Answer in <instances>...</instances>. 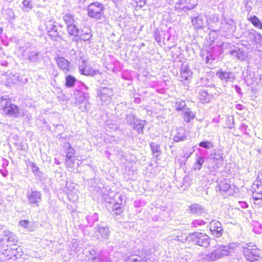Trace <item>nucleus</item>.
<instances>
[{"label":"nucleus","mask_w":262,"mask_h":262,"mask_svg":"<svg viewBox=\"0 0 262 262\" xmlns=\"http://www.w3.org/2000/svg\"><path fill=\"white\" fill-rule=\"evenodd\" d=\"M232 251L230 246L220 245L210 253L204 255V258L209 261H215L228 255Z\"/></svg>","instance_id":"nucleus-1"},{"label":"nucleus","mask_w":262,"mask_h":262,"mask_svg":"<svg viewBox=\"0 0 262 262\" xmlns=\"http://www.w3.org/2000/svg\"><path fill=\"white\" fill-rule=\"evenodd\" d=\"M243 252L245 258L251 262L257 260L260 257L259 250L255 245L251 243L247 244L243 247Z\"/></svg>","instance_id":"nucleus-2"},{"label":"nucleus","mask_w":262,"mask_h":262,"mask_svg":"<svg viewBox=\"0 0 262 262\" xmlns=\"http://www.w3.org/2000/svg\"><path fill=\"white\" fill-rule=\"evenodd\" d=\"M103 6L98 2L91 4L88 7L89 16L97 19L100 18L103 13Z\"/></svg>","instance_id":"nucleus-3"},{"label":"nucleus","mask_w":262,"mask_h":262,"mask_svg":"<svg viewBox=\"0 0 262 262\" xmlns=\"http://www.w3.org/2000/svg\"><path fill=\"white\" fill-rule=\"evenodd\" d=\"M191 236L193 241L200 246L207 247L210 244L209 237L206 234L196 232L192 234Z\"/></svg>","instance_id":"nucleus-4"},{"label":"nucleus","mask_w":262,"mask_h":262,"mask_svg":"<svg viewBox=\"0 0 262 262\" xmlns=\"http://www.w3.org/2000/svg\"><path fill=\"white\" fill-rule=\"evenodd\" d=\"M198 3L196 0H179L175 2V8L187 11L194 9Z\"/></svg>","instance_id":"nucleus-5"},{"label":"nucleus","mask_w":262,"mask_h":262,"mask_svg":"<svg viewBox=\"0 0 262 262\" xmlns=\"http://www.w3.org/2000/svg\"><path fill=\"white\" fill-rule=\"evenodd\" d=\"M17 242L15 236L13 233L9 231H5L4 237L1 240V243L3 246L6 244L7 248L12 247H17Z\"/></svg>","instance_id":"nucleus-6"},{"label":"nucleus","mask_w":262,"mask_h":262,"mask_svg":"<svg viewBox=\"0 0 262 262\" xmlns=\"http://www.w3.org/2000/svg\"><path fill=\"white\" fill-rule=\"evenodd\" d=\"M220 190L223 192H227L229 195H232L234 190L232 188L230 181L227 179H219L217 181Z\"/></svg>","instance_id":"nucleus-7"},{"label":"nucleus","mask_w":262,"mask_h":262,"mask_svg":"<svg viewBox=\"0 0 262 262\" xmlns=\"http://www.w3.org/2000/svg\"><path fill=\"white\" fill-rule=\"evenodd\" d=\"M209 228L212 234L215 237H220L223 233L222 224L217 221H212L210 223Z\"/></svg>","instance_id":"nucleus-8"},{"label":"nucleus","mask_w":262,"mask_h":262,"mask_svg":"<svg viewBox=\"0 0 262 262\" xmlns=\"http://www.w3.org/2000/svg\"><path fill=\"white\" fill-rule=\"evenodd\" d=\"M79 71L80 73L84 75L94 76L99 73L98 70H94L87 65L86 63L83 61L82 64L79 66Z\"/></svg>","instance_id":"nucleus-9"},{"label":"nucleus","mask_w":262,"mask_h":262,"mask_svg":"<svg viewBox=\"0 0 262 262\" xmlns=\"http://www.w3.org/2000/svg\"><path fill=\"white\" fill-rule=\"evenodd\" d=\"M21 248L17 247H12L7 248V249H5L4 247V254L7 255L8 258L17 259L18 257V256H19L21 255L20 254H18V253H21Z\"/></svg>","instance_id":"nucleus-10"},{"label":"nucleus","mask_w":262,"mask_h":262,"mask_svg":"<svg viewBox=\"0 0 262 262\" xmlns=\"http://www.w3.org/2000/svg\"><path fill=\"white\" fill-rule=\"evenodd\" d=\"M27 198L29 203L35 204L38 206L41 200V193L37 191H32L27 193Z\"/></svg>","instance_id":"nucleus-11"},{"label":"nucleus","mask_w":262,"mask_h":262,"mask_svg":"<svg viewBox=\"0 0 262 262\" xmlns=\"http://www.w3.org/2000/svg\"><path fill=\"white\" fill-rule=\"evenodd\" d=\"M56 61L58 68L62 70L63 73H67L69 70L70 63L64 58L59 57L56 59Z\"/></svg>","instance_id":"nucleus-12"},{"label":"nucleus","mask_w":262,"mask_h":262,"mask_svg":"<svg viewBox=\"0 0 262 262\" xmlns=\"http://www.w3.org/2000/svg\"><path fill=\"white\" fill-rule=\"evenodd\" d=\"M216 75L221 80L226 82L231 81L234 79V75L231 72L220 70L217 72Z\"/></svg>","instance_id":"nucleus-13"},{"label":"nucleus","mask_w":262,"mask_h":262,"mask_svg":"<svg viewBox=\"0 0 262 262\" xmlns=\"http://www.w3.org/2000/svg\"><path fill=\"white\" fill-rule=\"evenodd\" d=\"M113 92L111 89L107 88H103L100 90V97L102 101L106 102L110 100Z\"/></svg>","instance_id":"nucleus-14"},{"label":"nucleus","mask_w":262,"mask_h":262,"mask_svg":"<svg viewBox=\"0 0 262 262\" xmlns=\"http://www.w3.org/2000/svg\"><path fill=\"white\" fill-rule=\"evenodd\" d=\"M191 23L195 30L201 29L203 28L204 26L203 17L201 15L192 17L191 18Z\"/></svg>","instance_id":"nucleus-15"},{"label":"nucleus","mask_w":262,"mask_h":262,"mask_svg":"<svg viewBox=\"0 0 262 262\" xmlns=\"http://www.w3.org/2000/svg\"><path fill=\"white\" fill-rule=\"evenodd\" d=\"M186 139V132L184 128L180 127L177 129L176 135L173 136L175 142H180Z\"/></svg>","instance_id":"nucleus-16"},{"label":"nucleus","mask_w":262,"mask_h":262,"mask_svg":"<svg viewBox=\"0 0 262 262\" xmlns=\"http://www.w3.org/2000/svg\"><path fill=\"white\" fill-rule=\"evenodd\" d=\"M4 112L7 115L17 116L18 115V108L17 106L11 103L7 107H5Z\"/></svg>","instance_id":"nucleus-17"},{"label":"nucleus","mask_w":262,"mask_h":262,"mask_svg":"<svg viewBox=\"0 0 262 262\" xmlns=\"http://www.w3.org/2000/svg\"><path fill=\"white\" fill-rule=\"evenodd\" d=\"M20 82L19 76L15 74H10L6 78V84L9 86L12 85L18 84Z\"/></svg>","instance_id":"nucleus-18"},{"label":"nucleus","mask_w":262,"mask_h":262,"mask_svg":"<svg viewBox=\"0 0 262 262\" xmlns=\"http://www.w3.org/2000/svg\"><path fill=\"white\" fill-rule=\"evenodd\" d=\"M223 154L220 152H215L212 158L213 162L215 164L214 168L220 167L223 164Z\"/></svg>","instance_id":"nucleus-19"},{"label":"nucleus","mask_w":262,"mask_h":262,"mask_svg":"<svg viewBox=\"0 0 262 262\" xmlns=\"http://www.w3.org/2000/svg\"><path fill=\"white\" fill-rule=\"evenodd\" d=\"M98 232L101 235L103 239H107L110 235V231L107 227L103 226H98Z\"/></svg>","instance_id":"nucleus-20"},{"label":"nucleus","mask_w":262,"mask_h":262,"mask_svg":"<svg viewBox=\"0 0 262 262\" xmlns=\"http://www.w3.org/2000/svg\"><path fill=\"white\" fill-rule=\"evenodd\" d=\"M192 74L191 71L187 67H183L181 72L182 80H187Z\"/></svg>","instance_id":"nucleus-21"},{"label":"nucleus","mask_w":262,"mask_h":262,"mask_svg":"<svg viewBox=\"0 0 262 262\" xmlns=\"http://www.w3.org/2000/svg\"><path fill=\"white\" fill-rule=\"evenodd\" d=\"M195 117L193 113L189 108H186L184 111L183 118L185 121L189 122L193 119Z\"/></svg>","instance_id":"nucleus-22"},{"label":"nucleus","mask_w":262,"mask_h":262,"mask_svg":"<svg viewBox=\"0 0 262 262\" xmlns=\"http://www.w3.org/2000/svg\"><path fill=\"white\" fill-rule=\"evenodd\" d=\"M19 225L25 228L28 231H32L35 229L33 224H31L29 221L23 220L19 221Z\"/></svg>","instance_id":"nucleus-23"},{"label":"nucleus","mask_w":262,"mask_h":262,"mask_svg":"<svg viewBox=\"0 0 262 262\" xmlns=\"http://www.w3.org/2000/svg\"><path fill=\"white\" fill-rule=\"evenodd\" d=\"M67 32L70 35L76 36L78 34L79 30L74 23L67 26Z\"/></svg>","instance_id":"nucleus-24"},{"label":"nucleus","mask_w":262,"mask_h":262,"mask_svg":"<svg viewBox=\"0 0 262 262\" xmlns=\"http://www.w3.org/2000/svg\"><path fill=\"white\" fill-rule=\"evenodd\" d=\"M145 123L146 122L145 121H142L137 119V121L136 122V124H134L133 127L138 133H142Z\"/></svg>","instance_id":"nucleus-25"},{"label":"nucleus","mask_w":262,"mask_h":262,"mask_svg":"<svg viewBox=\"0 0 262 262\" xmlns=\"http://www.w3.org/2000/svg\"><path fill=\"white\" fill-rule=\"evenodd\" d=\"M85 252V254H86L89 259L90 260V261H92V260H94L95 258H99L97 256L98 254L95 249H91V250H89L88 251L87 250H86Z\"/></svg>","instance_id":"nucleus-26"},{"label":"nucleus","mask_w":262,"mask_h":262,"mask_svg":"<svg viewBox=\"0 0 262 262\" xmlns=\"http://www.w3.org/2000/svg\"><path fill=\"white\" fill-rule=\"evenodd\" d=\"M127 262H151V260L147 257L136 255L132 257Z\"/></svg>","instance_id":"nucleus-27"},{"label":"nucleus","mask_w":262,"mask_h":262,"mask_svg":"<svg viewBox=\"0 0 262 262\" xmlns=\"http://www.w3.org/2000/svg\"><path fill=\"white\" fill-rule=\"evenodd\" d=\"M79 191L78 190H74L72 192L68 193V199L73 202H76L78 200L79 198Z\"/></svg>","instance_id":"nucleus-28"},{"label":"nucleus","mask_w":262,"mask_h":262,"mask_svg":"<svg viewBox=\"0 0 262 262\" xmlns=\"http://www.w3.org/2000/svg\"><path fill=\"white\" fill-rule=\"evenodd\" d=\"M63 18L64 22L67 25V26L75 23V20L74 19L73 16L71 14H66L63 16Z\"/></svg>","instance_id":"nucleus-29"},{"label":"nucleus","mask_w":262,"mask_h":262,"mask_svg":"<svg viewBox=\"0 0 262 262\" xmlns=\"http://www.w3.org/2000/svg\"><path fill=\"white\" fill-rule=\"evenodd\" d=\"M249 20H250L251 23L256 28H259L260 29H262V23L259 20V19L255 16H253L250 18Z\"/></svg>","instance_id":"nucleus-30"},{"label":"nucleus","mask_w":262,"mask_h":262,"mask_svg":"<svg viewBox=\"0 0 262 262\" xmlns=\"http://www.w3.org/2000/svg\"><path fill=\"white\" fill-rule=\"evenodd\" d=\"M199 97L201 100L204 101V102H209L210 100V96L208 93L204 90L200 92Z\"/></svg>","instance_id":"nucleus-31"},{"label":"nucleus","mask_w":262,"mask_h":262,"mask_svg":"<svg viewBox=\"0 0 262 262\" xmlns=\"http://www.w3.org/2000/svg\"><path fill=\"white\" fill-rule=\"evenodd\" d=\"M23 8L24 11H29L33 8V4L31 0H24L23 2Z\"/></svg>","instance_id":"nucleus-32"},{"label":"nucleus","mask_w":262,"mask_h":262,"mask_svg":"<svg viewBox=\"0 0 262 262\" xmlns=\"http://www.w3.org/2000/svg\"><path fill=\"white\" fill-rule=\"evenodd\" d=\"M76 79L71 75H68L66 78V85L67 87H72L74 85Z\"/></svg>","instance_id":"nucleus-33"},{"label":"nucleus","mask_w":262,"mask_h":262,"mask_svg":"<svg viewBox=\"0 0 262 262\" xmlns=\"http://www.w3.org/2000/svg\"><path fill=\"white\" fill-rule=\"evenodd\" d=\"M204 162V160L202 157H198L196 159V162L193 165V169L194 170H200Z\"/></svg>","instance_id":"nucleus-34"},{"label":"nucleus","mask_w":262,"mask_h":262,"mask_svg":"<svg viewBox=\"0 0 262 262\" xmlns=\"http://www.w3.org/2000/svg\"><path fill=\"white\" fill-rule=\"evenodd\" d=\"M10 103L11 102L8 100V98L3 97L0 101V107L4 111L5 107H7Z\"/></svg>","instance_id":"nucleus-35"},{"label":"nucleus","mask_w":262,"mask_h":262,"mask_svg":"<svg viewBox=\"0 0 262 262\" xmlns=\"http://www.w3.org/2000/svg\"><path fill=\"white\" fill-rule=\"evenodd\" d=\"M38 53L35 51H32L29 52L28 58L30 61L34 62L37 59Z\"/></svg>","instance_id":"nucleus-36"},{"label":"nucleus","mask_w":262,"mask_h":262,"mask_svg":"<svg viewBox=\"0 0 262 262\" xmlns=\"http://www.w3.org/2000/svg\"><path fill=\"white\" fill-rule=\"evenodd\" d=\"M190 210L193 213H199L202 210V207L199 204H193L190 206Z\"/></svg>","instance_id":"nucleus-37"},{"label":"nucleus","mask_w":262,"mask_h":262,"mask_svg":"<svg viewBox=\"0 0 262 262\" xmlns=\"http://www.w3.org/2000/svg\"><path fill=\"white\" fill-rule=\"evenodd\" d=\"M68 146H69L68 149L66 151V157H74V155L75 153V150L74 149L71 148V145L69 143H67Z\"/></svg>","instance_id":"nucleus-38"},{"label":"nucleus","mask_w":262,"mask_h":262,"mask_svg":"<svg viewBox=\"0 0 262 262\" xmlns=\"http://www.w3.org/2000/svg\"><path fill=\"white\" fill-rule=\"evenodd\" d=\"M126 121L128 124L132 125L133 126L134 124H136V122L137 121V119L134 115H128L126 117Z\"/></svg>","instance_id":"nucleus-39"},{"label":"nucleus","mask_w":262,"mask_h":262,"mask_svg":"<svg viewBox=\"0 0 262 262\" xmlns=\"http://www.w3.org/2000/svg\"><path fill=\"white\" fill-rule=\"evenodd\" d=\"M76 185H75L74 183H67L66 185L67 190L68 191V193L69 192L73 191L74 190H78L76 187Z\"/></svg>","instance_id":"nucleus-40"},{"label":"nucleus","mask_w":262,"mask_h":262,"mask_svg":"<svg viewBox=\"0 0 262 262\" xmlns=\"http://www.w3.org/2000/svg\"><path fill=\"white\" fill-rule=\"evenodd\" d=\"M199 146L206 149H209L213 146L212 144L210 141L201 142L199 143Z\"/></svg>","instance_id":"nucleus-41"},{"label":"nucleus","mask_w":262,"mask_h":262,"mask_svg":"<svg viewBox=\"0 0 262 262\" xmlns=\"http://www.w3.org/2000/svg\"><path fill=\"white\" fill-rule=\"evenodd\" d=\"M75 161V158L74 157H67L66 160V164L67 166L69 167H73Z\"/></svg>","instance_id":"nucleus-42"},{"label":"nucleus","mask_w":262,"mask_h":262,"mask_svg":"<svg viewBox=\"0 0 262 262\" xmlns=\"http://www.w3.org/2000/svg\"><path fill=\"white\" fill-rule=\"evenodd\" d=\"M92 37V34H91L90 31L86 32L85 33H83L80 36V39L83 40H89Z\"/></svg>","instance_id":"nucleus-43"},{"label":"nucleus","mask_w":262,"mask_h":262,"mask_svg":"<svg viewBox=\"0 0 262 262\" xmlns=\"http://www.w3.org/2000/svg\"><path fill=\"white\" fill-rule=\"evenodd\" d=\"M186 105L185 102L184 101H180L177 102L175 104V108L176 110H180L183 108Z\"/></svg>","instance_id":"nucleus-44"},{"label":"nucleus","mask_w":262,"mask_h":262,"mask_svg":"<svg viewBox=\"0 0 262 262\" xmlns=\"http://www.w3.org/2000/svg\"><path fill=\"white\" fill-rule=\"evenodd\" d=\"M205 224V222L202 220H196L192 223V225L195 228H198L201 226L204 225Z\"/></svg>","instance_id":"nucleus-45"},{"label":"nucleus","mask_w":262,"mask_h":262,"mask_svg":"<svg viewBox=\"0 0 262 262\" xmlns=\"http://www.w3.org/2000/svg\"><path fill=\"white\" fill-rule=\"evenodd\" d=\"M261 192H262V190H260L259 192H258L257 194L255 195L254 194V192H253V200H255V201H258L259 200H262Z\"/></svg>","instance_id":"nucleus-46"},{"label":"nucleus","mask_w":262,"mask_h":262,"mask_svg":"<svg viewBox=\"0 0 262 262\" xmlns=\"http://www.w3.org/2000/svg\"><path fill=\"white\" fill-rule=\"evenodd\" d=\"M90 262H116V261H113L111 260H110L108 259H101L99 257L98 258H95L94 260H92V261Z\"/></svg>","instance_id":"nucleus-47"},{"label":"nucleus","mask_w":262,"mask_h":262,"mask_svg":"<svg viewBox=\"0 0 262 262\" xmlns=\"http://www.w3.org/2000/svg\"><path fill=\"white\" fill-rule=\"evenodd\" d=\"M113 208L117 211L116 212V214H120L122 212L121 208L120 207H118L117 205H115Z\"/></svg>","instance_id":"nucleus-48"},{"label":"nucleus","mask_w":262,"mask_h":262,"mask_svg":"<svg viewBox=\"0 0 262 262\" xmlns=\"http://www.w3.org/2000/svg\"><path fill=\"white\" fill-rule=\"evenodd\" d=\"M192 153V151H189V152H186L184 155V158H186V159H188V158H189L191 154Z\"/></svg>","instance_id":"nucleus-49"},{"label":"nucleus","mask_w":262,"mask_h":262,"mask_svg":"<svg viewBox=\"0 0 262 262\" xmlns=\"http://www.w3.org/2000/svg\"><path fill=\"white\" fill-rule=\"evenodd\" d=\"M210 19H211L214 23L218 21V17L215 15H212Z\"/></svg>","instance_id":"nucleus-50"},{"label":"nucleus","mask_w":262,"mask_h":262,"mask_svg":"<svg viewBox=\"0 0 262 262\" xmlns=\"http://www.w3.org/2000/svg\"><path fill=\"white\" fill-rule=\"evenodd\" d=\"M38 168L35 166L34 164H32V170L33 172H36L38 170Z\"/></svg>","instance_id":"nucleus-51"},{"label":"nucleus","mask_w":262,"mask_h":262,"mask_svg":"<svg viewBox=\"0 0 262 262\" xmlns=\"http://www.w3.org/2000/svg\"><path fill=\"white\" fill-rule=\"evenodd\" d=\"M258 184H253V189L255 190V188L256 187H257L258 188Z\"/></svg>","instance_id":"nucleus-52"},{"label":"nucleus","mask_w":262,"mask_h":262,"mask_svg":"<svg viewBox=\"0 0 262 262\" xmlns=\"http://www.w3.org/2000/svg\"><path fill=\"white\" fill-rule=\"evenodd\" d=\"M3 31L2 28H0V32H2Z\"/></svg>","instance_id":"nucleus-53"},{"label":"nucleus","mask_w":262,"mask_h":262,"mask_svg":"<svg viewBox=\"0 0 262 262\" xmlns=\"http://www.w3.org/2000/svg\"><path fill=\"white\" fill-rule=\"evenodd\" d=\"M172 1H173V2H174V0H171Z\"/></svg>","instance_id":"nucleus-54"}]
</instances>
